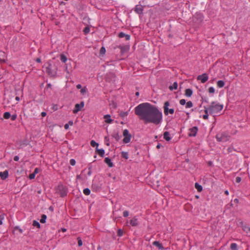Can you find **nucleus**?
<instances>
[{
	"label": "nucleus",
	"mask_w": 250,
	"mask_h": 250,
	"mask_svg": "<svg viewBox=\"0 0 250 250\" xmlns=\"http://www.w3.org/2000/svg\"><path fill=\"white\" fill-rule=\"evenodd\" d=\"M134 112L145 124L152 123L158 125L163 120L162 112L157 107L148 103L139 104L135 107Z\"/></svg>",
	"instance_id": "f257e3e1"
},
{
	"label": "nucleus",
	"mask_w": 250,
	"mask_h": 250,
	"mask_svg": "<svg viewBox=\"0 0 250 250\" xmlns=\"http://www.w3.org/2000/svg\"><path fill=\"white\" fill-rule=\"evenodd\" d=\"M223 108V105L216 103L214 102L211 103V104L208 107L209 113L210 114H215L220 112Z\"/></svg>",
	"instance_id": "f03ea898"
},
{
	"label": "nucleus",
	"mask_w": 250,
	"mask_h": 250,
	"mask_svg": "<svg viewBox=\"0 0 250 250\" xmlns=\"http://www.w3.org/2000/svg\"><path fill=\"white\" fill-rule=\"evenodd\" d=\"M230 136L226 132H221L217 134L216 138L218 142H225L229 140Z\"/></svg>",
	"instance_id": "7ed1b4c3"
},
{
	"label": "nucleus",
	"mask_w": 250,
	"mask_h": 250,
	"mask_svg": "<svg viewBox=\"0 0 250 250\" xmlns=\"http://www.w3.org/2000/svg\"><path fill=\"white\" fill-rule=\"evenodd\" d=\"M169 103L168 101L165 102L163 108L164 112L165 115H167L168 114H173L174 112L173 108H169Z\"/></svg>",
	"instance_id": "20e7f679"
},
{
	"label": "nucleus",
	"mask_w": 250,
	"mask_h": 250,
	"mask_svg": "<svg viewBox=\"0 0 250 250\" xmlns=\"http://www.w3.org/2000/svg\"><path fill=\"white\" fill-rule=\"evenodd\" d=\"M123 142L125 144L128 143L130 142L131 138V135L129 133V131L127 129H125L123 131Z\"/></svg>",
	"instance_id": "39448f33"
},
{
	"label": "nucleus",
	"mask_w": 250,
	"mask_h": 250,
	"mask_svg": "<svg viewBox=\"0 0 250 250\" xmlns=\"http://www.w3.org/2000/svg\"><path fill=\"white\" fill-rule=\"evenodd\" d=\"M129 223L130 225L132 227H136L139 225V222L137 216L133 217L130 220ZM128 223V221H127L126 226H127Z\"/></svg>",
	"instance_id": "423d86ee"
},
{
	"label": "nucleus",
	"mask_w": 250,
	"mask_h": 250,
	"mask_svg": "<svg viewBox=\"0 0 250 250\" xmlns=\"http://www.w3.org/2000/svg\"><path fill=\"white\" fill-rule=\"evenodd\" d=\"M84 105V104L83 102H81V103L79 104H76L75 105V108L73 110V113L76 114L79 111H80L82 109V108L83 107Z\"/></svg>",
	"instance_id": "0eeeda50"
},
{
	"label": "nucleus",
	"mask_w": 250,
	"mask_h": 250,
	"mask_svg": "<svg viewBox=\"0 0 250 250\" xmlns=\"http://www.w3.org/2000/svg\"><path fill=\"white\" fill-rule=\"evenodd\" d=\"M46 72L51 77H55L56 74V72L53 71L51 69V64L48 63V66L46 67Z\"/></svg>",
	"instance_id": "6e6552de"
},
{
	"label": "nucleus",
	"mask_w": 250,
	"mask_h": 250,
	"mask_svg": "<svg viewBox=\"0 0 250 250\" xmlns=\"http://www.w3.org/2000/svg\"><path fill=\"white\" fill-rule=\"evenodd\" d=\"M208 75L206 73H204L201 75H199L197 77V80L201 81L203 83H206L208 80Z\"/></svg>",
	"instance_id": "1a4fd4ad"
},
{
	"label": "nucleus",
	"mask_w": 250,
	"mask_h": 250,
	"mask_svg": "<svg viewBox=\"0 0 250 250\" xmlns=\"http://www.w3.org/2000/svg\"><path fill=\"white\" fill-rule=\"evenodd\" d=\"M143 10L144 7L142 5H137L135 6L134 11L138 14H141L143 13Z\"/></svg>",
	"instance_id": "9d476101"
},
{
	"label": "nucleus",
	"mask_w": 250,
	"mask_h": 250,
	"mask_svg": "<svg viewBox=\"0 0 250 250\" xmlns=\"http://www.w3.org/2000/svg\"><path fill=\"white\" fill-rule=\"evenodd\" d=\"M198 128L194 126L189 129L188 135L189 136H195L197 132Z\"/></svg>",
	"instance_id": "9b49d317"
},
{
	"label": "nucleus",
	"mask_w": 250,
	"mask_h": 250,
	"mask_svg": "<svg viewBox=\"0 0 250 250\" xmlns=\"http://www.w3.org/2000/svg\"><path fill=\"white\" fill-rule=\"evenodd\" d=\"M8 176V172L5 170L3 172H0V177L1 179L5 180Z\"/></svg>",
	"instance_id": "f8f14e48"
},
{
	"label": "nucleus",
	"mask_w": 250,
	"mask_h": 250,
	"mask_svg": "<svg viewBox=\"0 0 250 250\" xmlns=\"http://www.w3.org/2000/svg\"><path fill=\"white\" fill-rule=\"evenodd\" d=\"M118 37L120 38L125 37L126 41H128L130 39V36L128 34H125L123 32H120L118 34Z\"/></svg>",
	"instance_id": "ddd939ff"
},
{
	"label": "nucleus",
	"mask_w": 250,
	"mask_h": 250,
	"mask_svg": "<svg viewBox=\"0 0 250 250\" xmlns=\"http://www.w3.org/2000/svg\"><path fill=\"white\" fill-rule=\"evenodd\" d=\"M153 245L157 247L159 250H164V248L162 245L158 241H154L153 242Z\"/></svg>",
	"instance_id": "4468645a"
},
{
	"label": "nucleus",
	"mask_w": 250,
	"mask_h": 250,
	"mask_svg": "<svg viewBox=\"0 0 250 250\" xmlns=\"http://www.w3.org/2000/svg\"><path fill=\"white\" fill-rule=\"evenodd\" d=\"M104 119H105V122L107 124H110L112 123V120L110 118V116L109 115H105L104 117Z\"/></svg>",
	"instance_id": "2eb2a0df"
},
{
	"label": "nucleus",
	"mask_w": 250,
	"mask_h": 250,
	"mask_svg": "<svg viewBox=\"0 0 250 250\" xmlns=\"http://www.w3.org/2000/svg\"><path fill=\"white\" fill-rule=\"evenodd\" d=\"M104 162L110 167L113 166V163L111 162L110 159L106 157L104 160Z\"/></svg>",
	"instance_id": "dca6fc26"
},
{
	"label": "nucleus",
	"mask_w": 250,
	"mask_h": 250,
	"mask_svg": "<svg viewBox=\"0 0 250 250\" xmlns=\"http://www.w3.org/2000/svg\"><path fill=\"white\" fill-rule=\"evenodd\" d=\"M169 133L167 131H166L164 133V138L167 141L170 140L171 138L169 136Z\"/></svg>",
	"instance_id": "f3484780"
},
{
	"label": "nucleus",
	"mask_w": 250,
	"mask_h": 250,
	"mask_svg": "<svg viewBox=\"0 0 250 250\" xmlns=\"http://www.w3.org/2000/svg\"><path fill=\"white\" fill-rule=\"evenodd\" d=\"M96 151L99 155L103 157L104 154V150L103 149H98L97 148Z\"/></svg>",
	"instance_id": "a211bd4d"
},
{
	"label": "nucleus",
	"mask_w": 250,
	"mask_h": 250,
	"mask_svg": "<svg viewBox=\"0 0 250 250\" xmlns=\"http://www.w3.org/2000/svg\"><path fill=\"white\" fill-rule=\"evenodd\" d=\"M192 94V91L190 89H187L185 90V95L187 97H190Z\"/></svg>",
	"instance_id": "6ab92c4d"
},
{
	"label": "nucleus",
	"mask_w": 250,
	"mask_h": 250,
	"mask_svg": "<svg viewBox=\"0 0 250 250\" xmlns=\"http://www.w3.org/2000/svg\"><path fill=\"white\" fill-rule=\"evenodd\" d=\"M243 229L248 235L250 236V227L245 226L243 227Z\"/></svg>",
	"instance_id": "aec40b11"
},
{
	"label": "nucleus",
	"mask_w": 250,
	"mask_h": 250,
	"mask_svg": "<svg viewBox=\"0 0 250 250\" xmlns=\"http://www.w3.org/2000/svg\"><path fill=\"white\" fill-rule=\"evenodd\" d=\"M178 87V84L177 83L174 82L172 85L169 86V89L170 90H173L174 89H176Z\"/></svg>",
	"instance_id": "412c9836"
},
{
	"label": "nucleus",
	"mask_w": 250,
	"mask_h": 250,
	"mask_svg": "<svg viewBox=\"0 0 250 250\" xmlns=\"http://www.w3.org/2000/svg\"><path fill=\"white\" fill-rule=\"evenodd\" d=\"M224 85H225V83L222 80L218 81L217 82V85L219 88L223 87L224 86Z\"/></svg>",
	"instance_id": "4be33fe9"
},
{
	"label": "nucleus",
	"mask_w": 250,
	"mask_h": 250,
	"mask_svg": "<svg viewBox=\"0 0 250 250\" xmlns=\"http://www.w3.org/2000/svg\"><path fill=\"white\" fill-rule=\"evenodd\" d=\"M205 114L204 115H203V118L204 119L207 120L208 119V113L209 112V110L208 108L205 109Z\"/></svg>",
	"instance_id": "5701e85b"
},
{
	"label": "nucleus",
	"mask_w": 250,
	"mask_h": 250,
	"mask_svg": "<svg viewBox=\"0 0 250 250\" xmlns=\"http://www.w3.org/2000/svg\"><path fill=\"white\" fill-rule=\"evenodd\" d=\"M195 188L199 192H201L202 190V187L197 183L195 184Z\"/></svg>",
	"instance_id": "b1692460"
},
{
	"label": "nucleus",
	"mask_w": 250,
	"mask_h": 250,
	"mask_svg": "<svg viewBox=\"0 0 250 250\" xmlns=\"http://www.w3.org/2000/svg\"><path fill=\"white\" fill-rule=\"evenodd\" d=\"M230 247L231 250H238V246L236 243H231Z\"/></svg>",
	"instance_id": "393cba45"
},
{
	"label": "nucleus",
	"mask_w": 250,
	"mask_h": 250,
	"mask_svg": "<svg viewBox=\"0 0 250 250\" xmlns=\"http://www.w3.org/2000/svg\"><path fill=\"white\" fill-rule=\"evenodd\" d=\"M60 59L63 62H65L67 61V58L64 54H61Z\"/></svg>",
	"instance_id": "a878e982"
},
{
	"label": "nucleus",
	"mask_w": 250,
	"mask_h": 250,
	"mask_svg": "<svg viewBox=\"0 0 250 250\" xmlns=\"http://www.w3.org/2000/svg\"><path fill=\"white\" fill-rule=\"evenodd\" d=\"M121 156L125 159H127L128 158V153L127 152L123 151L121 153Z\"/></svg>",
	"instance_id": "bb28decb"
},
{
	"label": "nucleus",
	"mask_w": 250,
	"mask_h": 250,
	"mask_svg": "<svg viewBox=\"0 0 250 250\" xmlns=\"http://www.w3.org/2000/svg\"><path fill=\"white\" fill-rule=\"evenodd\" d=\"M128 114V111H126V112L121 111L119 114L120 116L122 118L127 116Z\"/></svg>",
	"instance_id": "cd10ccee"
},
{
	"label": "nucleus",
	"mask_w": 250,
	"mask_h": 250,
	"mask_svg": "<svg viewBox=\"0 0 250 250\" xmlns=\"http://www.w3.org/2000/svg\"><path fill=\"white\" fill-rule=\"evenodd\" d=\"M46 218H47V217L45 214L42 215L41 219L40 220V222L42 223H45Z\"/></svg>",
	"instance_id": "c85d7f7f"
},
{
	"label": "nucleus",
	"mask_w": 250,
	"mask_h": 250,
	"mask_svg": "<svg viewBox=\"0 0 250 250\" xmlns=\"http://www.w3.org/2000/svg\"><path fill=\"white\" fill-rule=\"evenodd\" d=\"M11 117V114L9 112H6L3 114V118L8 119Z\"/></svg>",
	"instance_id": "c756f323"
},
{
	"label": "nucleus",
	"mask_w": 250,
	"mask_h": 250,
	"mask_svg": "<svg viewBox=\"0 0 250 250\" xmlns=\"http://www.w3.org/2000/svg\"><path fill=\"white\" fill-rule=\"evenodd\" d=\"M33 226H34V227H36L37 228H40V223L36 221V220H34L33 222Z\"/></svg>",
	"instance_id": "7c9ffc66"
},
{
	"label": "nucleus",
	"mask_w": 250,
	"mask_h": 250,
	"mask_svg": "<svg viewBox=\"0 0 250 250\" xmlns=\"http://www.w3.org/2000/svg\"><path fill=\"white\" fill-rule=\"evenodd\" d=\"M90 145L92 147H98V146H99V144L94 140L91 141Z\"/></svg>",
	"instance_id": "2f4dec72"
},
{
	"label": "nucleus",
	"mask_w": 250,
	"mask_h": 250,
	"mask_svg": "<svg viewBox=\"0 0 250 250\" xmlns=\"http://www.w3.org/2000/svg\"><path fill=\"white\" fill-rule=\"evenodd\" d=\"M83 192L85 195H88L90 193V190L89 188H86L83 189Z\"/></svg>",
	"instance_id": "473e14b6"
},
{
	"label": "nucleus",
	"mask_w": 250,
	"mask_h": 250,
	"mask_svg": "<svg viewBox=\"0 0 250 250\" xmlns=\"http://www.w3.org/2000/svg\"><path fill=\"white\" fill-rule=\"evenodd\" d=\"M193 104L192 103L191 101H188L186 103V108H190L192 107Z\"/></svg>",
	"instance_id": "72a5a7b5"
},
{
	"label": "nucleus",
	"mask_w": 250,
	"mask_h": 250,
	"mask_svg": "<svg viewBox=\"0 0 250 250\" xmlns=\"http://www.w3.org/2000/svg\"><path fill=\"white\" fill-rule=\"evenodd\" d=\"M123 233H124V231L122 229H119L117 231V235L121 237L122 236H123Z\"/></svg>",
	"instance_id": "f704fd0d"
},
{
	"label": "nucleus",
	"mask_w": 250,
	"mask_h": 250,
	"mask_svg": "<svg viewBox=\"0 0 250 250\" xmlns=\"http://www.w3.org/2000/svg\"><path fill=\"white\" fill-rule=\"evenodd\" d=\"M83 32L85 34H87L90 32V28L88 27H86L84 28Z\"/></svg>",
	"instance_id": "c9c22d12"
},
{
	"label": "nucleus",
	"mask_w": 250,
	"mask_h": 250,
	"mask_svg": "<svg viewBox=\"0 0 250 250\" xmlns=\"http://www.w3.org/2000/svg\"><path fill=\"white\" fill-rule=\"evenodd\" d=\"M100 53L102 55H104L105 53V49L104 47H102L100 49Z\"/></svg>",
	"instance_id": "e433bc0d"
},
{
	"label": "nucleus",
	"mask_w": 250,
	"mask_h": 250,
	"mask_svg": "<svg viewBox=\"0 0 250 250\" xmlns=\"http://www.w3.org/2000/svg\"><path fill=\"white\" fill-rule=\"evenodd\" d=\"M78 245L79 247H81L83 245V242L82 239L80 237H78Z\"/></svg>",
	"instance_id": "4c0bfd02"
},
{
	"label": "nucleus",
	"mask_w": 250,
	"mask_h": 250,
	"mask_svg": "<svg viewBox=\"0 0 250 250\" xmlns=\"http://www.w3.org/2000/svg\"><path fill=\"white\" fill-rule=\"evenodd\" d=\"M86 91H87V88L84 87L83 88H81V90H80V92L82 94H84L86 92Z\"/></svg>",
	"instance_id": "58836bf2"
},
{
	"label": "nucleus",
	"mask_w": 250,
	"mask_h": 250,
	"mask_svg": "<svg viewBox=\"0 0 250 250\" xmlns=\"http://www.w3.org/2000/svg\"><path fill=\"white\" fill-rule=\"evenodd\" d=\"M123 216L125 217H127L129 215V211L127 210H125L123 212Z\"/></svg>",
	"instance_id": "ea45409f"
},
{
	"label": "nucleus",
	"mask_w": 250,
	"mask_h": 250,
	"mask_svg": "<svg viewBox=\"0 0 250 250\" xmlns=\"http://www.w3.org/2000/svg\"><path fill=\"white\" fill-rule=\"evenodd\" d=\"M4 218V214H1L0 215V225L2 224V220Z\"/></svg>",
	"instance_id": "a19ab883"
},
{
	"label": "nucleus",
	"mask_w": 250,
	"mask_h": 250,
	"mask_svg": "<svg viewBox=\"0 0 250 250\" xmlns=\"http://www.w3.org/2000/svg\"><path fill=\"white\" fill-rule=\"evenodd\" d=\"M215 90L214 88L213 87H210L208 88V92L210 93H214Z\"/></svg>",
	"instance_id": "79ce46f5"
},
{
	"label": "nucleus",
	"mask_w": 250,
	"mask_h": 250,
	"mask_svg": "<svg viewBox=\"0 0 250 250\" xmlns=\"http://www.w3.org/2000/svg\"><path fill=\"white\" fill-rule=\"evenodd\" d=\"M179 103H180V104H181V105H184L186 104V102L185 99L180 100Z\"/></svg>",
	"instance_id": "37998d69"
},
{
	"label": "nucleus",
	"mask_w": 250,
	"mask_h": 250,
	"mask_svg": "<svg viewBox=\"0 0 250 250\" xmlns=\"http://www.w3.org/2000/svg\"><path fill=\"white\" fill-rule=\"evenodd\" d=\"M70 164L72 166H74L76 164L75 160L74 159H70Z\"/></svg>",
	"instance_id": "c03bdc74"
},
{
	"label": "nucleus",
	"mask_w": 250,
	"mask_h": 250,
	"mask_svg": "<svg viewBox=\"0 0 250 250\" xmlns=\"http://www.w3.org/2000/svg\"><path fill=\"white\" fill-rule=\"evenodd\" d=\"M35 173H32L31 174H30L29 176V178L30 179H34L35 177Z\"/></svg>",
	"instance_id": "a18cd8bd"
},
{
	"label": "nucleus",
	"mask_w": 250,
	"mask_h": 250,
	"mask_svg": "<svg viewBox=\"0 0 250 250\" xmlns=\"http://www.w3.org/2000/svg\"><path fill=\"white\" fill-rule=\"evenodd\" d=\"M17 116L16 114H13L11 116V120L15 121L17 119Z\"/></svg>",
	"instance_id": "49530a36"
},
{
	"label": "nucleus",
	"mask_w": 250,
	"mask_h": 250,
	"mask_svg": "<svg viewBox=\"0 0 250 250\" xmlns=\"http://www.w3.org/2000/svg\"><path fill=\"white\" fill-rule=\"evenodd\" d=\"M241 181V178L240 177H237L236 178L235 181L236 183H238L240 182Z\"/></svg>",
	"instance_id": "de8ad7c7"
},
{
	"label": "nucleus",
	"mask_w": 250,
	"mask_h": 250,
	"mask_svg": "<svg viewBox=\"0 0 250 250\" xmlns=\"http://www.w3.org/2000/svg\"><path fill=\"white\" fill-rule=\"evenodd\" d=\"M19 160V157L18 156H15L14 157V160L15 161H18Z\"/></svg>",
	"instance_id": "09e8293b"
},
{
	"label": "nucleus",
	"mask_w": 250,
	"mask_h": 250,
	"mask_svg": "<svg viewBox=\"0 0 250 250\" xmlns=\"http://www.w3.org/2000/svg\"><path fill=\"white\" fill-rule=\"evenodd\" d=\"M64 127L65 129H68L69 128V125L67 124H66L64 126Z\"/></svg>",
	"instance_id": "8fccbe9b"
},
{
	"label": "nucleus",
	"mask_w": 250,
	"mask_h": 250,
	"mask_svg": "<svg viewBox=\"0 0 250 250\" xmlns=\"http://www.w3.org/2000/svg\"><path fill=\"white\" fill-rule=\"evenodd\" d=\"M41 115L42 117H45L46 115V113L45 112H42L41 113Z\"/></svg>",
	"instance_id": "3c124183"
},
{
	"label": "nucleus",
	"mask_w": 250,
	"mask_h": 250,
	"mask_svg": "<svg viewBox=\"0 0 250 250\" xmlns=\"http://www.w3.org/2000/svg\"><path fill=\"white\" fill-rule=\"evenodd\" d=\"M76 87L78 89H81L82 85L80 84H78L77 85Z\"/></svg>",
	"instance_id": "603ef678"
},
{
	"label": "nucleus",
	"mask_w": 250,
	"mask_h": 250,
	"mask_svg": "<svg viewBox=\"0 0 250 250\" xmlns=\"http://www.w3.org/2000/svg\"><path fill=\"white\" fill-rule=\"evenodd\" d=\"M38 171H39L38 169L37 168H36L35 169L33 173H35V174L36 175V174L38 172Z\"/></svg>",
	"instance_id": "864d4df0"
},
{
	"label": "nucleus",
	"mask_w": 250,
	"mask_h": 250,
	"mask_svg": "<svg viewBox=\"0 0 250 250\" xmlns=\"http://www.w3.org/2000/svg\"><path fill=\"white\" fill-rule=\"evenodd\" d=\"M73 124V121H69V122H68V125H72Z\"/></svg>",
	"instance_id": "5fc2aeb1"
},
{
	"label": "nucleus",
	"mask_w": 250,
	"mask_h": 250,
	"mask_svg": "<svg viewBox=\"0 0 250 250\" xmlns=\"http://www.w3.org/2000/svg\"><path fill=\"white\" fill-rule=\"evenodd\" d=\"M36 61L38 62H41V60L40 58H37Z\"/></svg>",
	"instance_id": "6e6d98bb"
},
{
	"label": "nucleus",
	"mask_w": 250,
	"mask_h": 250,
	"mask_svg": "<svg viewBox=\"0 0 250 250\" xmlns=\"http://www.w3.org/2000/svg\"><path fill=\"white\" fill-rule=\"evenodd\" d=\"M225 194L227 195H228L229 194L228 190L225 191Z\"/></svg>",
	"instance_id": "4d7b16f0"
},
{
	"label": "nucleus",
	"mask_w": 250,
	"mask_h": 250,
	"mask_svg": "<svg viewBox=\"0 0 250 250\" xmlns=\"http://www.w3.org/2000/svg\"><path fill=\"white\" fill-rule=\"evenodd\" d=\"M16 100L18 101L20 100V98L19 97L17 96L16 97Z\"/></svg>",
	"instance_id": "13d9d810"
},
{
	"label": "nucleus",
	"mask_w": 250,
	"mask_h": 250,
	"mask_svg": "<svg viewBox=\"0 0 250 250\" xmlns=\"http://www.w3.org/2000/svg\"><path fill=\"white\" fill-rule=\"evenodd\" d=\"M135 95H136V96H138L139 95V92H136V93H135Z\"/></svg>",
	"instance_id": "bf43d9fd"
},
{
	"label": "nucleus",
	"mask_w": 250,
	"mask_h": 250,
	"mask_svg": "<svg viewBox=\"0 0 250 250\" xmlns=\"http://www.w3.org/2000/svg\"><path fill=\"white\" fill-rule=\"evenodd\" d=\"M231 149H231V148H228V151H229V152H231Z\"/></svg>",
	"instance_id": "052dcab7"
},
{
	"label": "nucleus",
	"mask_w": 250,
	"mask_h": 250,
	"mask_svg": "<svg viewBox=\"0 0 250 250\" xmlns=\"http://www.w3.org/2000/svg\"><path fill=\"white\" fill-rule=\"evenodd\" d=\"M160 145H157V148H160Z\"/></svg>",
	"instance_id": "680f3d73"
},
{
	"label": "nucleus",
	"mask_w": 250,
	"mask_h": 250,
	"mask_svg": "<svg viewBox=\"0 0 250 250\" xmlns=\"http://www.w3.org/2000/svg\"><path fill=\"white\" fill-rule=\"evenodd\" d=\"M47 86H48V87L51 86V84H50V83H49V84H47Z\"/></svg>",
	"instance_id": "e2e57ef3"
},
{
	"label": "nucleus",
	"mask_w": 250,
	"mask_h": 250,
	"mask_svg": "<svg viewBox=\"0 0 250 250\" xmlns=\"http://www.w3.org/2000/svg\"><path fill=\"white\" fill-rule=\"evenodd\" d=\"M0 61L1 62H4V60H2L0 59Z\"/></svg>",
	"instance_id": "0e129e2a"
},
{
	"label": "nucleus",
	"mask_w": 250,
	"mask_h": 250,
	"mask_svg": "<svg viewBox=\"0 0 250 250\" xmlns=\"http://www.w3.org/2000/svg\"><path fill=\"white\" fill-rule=\"evenodd\" d=\"M88 174L89 175H90L91 174V172H90V171L88 172Z\"/></svg>",
	"instance_id": "69168bd1"
},
{
	"label": "nucleus",
	"mask_w": 250,
	"mask_h": 250,
	"mask_svg": "<svg viewBox=\"0 0 250 250\" xmlns=\"http://www.w3.org/2000/svg\"><path fill=\"white\" fill-rule=\"evenodd\" d=\"M65 230H66V229H62V231H65Z\"/></svg>",
	"instance_id": "338daca9"
}]
</instances>
